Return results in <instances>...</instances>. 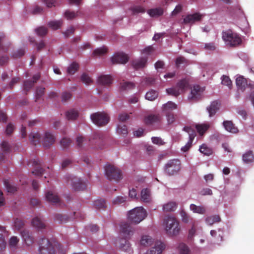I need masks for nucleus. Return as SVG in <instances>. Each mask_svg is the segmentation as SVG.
Wrapping results in <instances>:
<instances>
[{
    "mask_svg": "<svg viewBox=\"0 0 254 254\" xmlns=\"http://www.w3.org/2000/svg\"><path fill=\"white\" fill-rule=\"evenodd\" d=\"M163 225L168 235L176 236L179 234L180 227L179 222L174 217L166 216L164 219Z\"/></svg>",
    "mask_w": 254,
    "mask_h": 254,
    "instance_id": "nucleus-1",
    "label": "nucleus"
},
{
    "mask_svg": "<svg viewBox=\"0 0 254 254\" xmlns=\"http://www.w3.org/2000/svg\"><path fill=\"white\" fill-rule=\"evenodd\" d=\"M182 169V163L178 159L169 160L164 165V171L168 176L178 174Z\"/></svg>",
    "mask_w": 254,
    "mask_h": 254,
    "instance_id": "nucleus-2",
    "label": "nucleus"
},
{
    "mask_svg": "<svg viewBox=\"0 0 254 254\" xmlns=\"http://www.w3.org/2000/svg\"><path fill=\"white\" fill-rule=\"evenodd\" d=\"M146 216V211L142 207H137L129 211L128 219L131 223L138 224Z\"/></svg>",
    "mask_w": 254,
    "mask_h": 254,
    "instance_id": "nucleus-3",
    "label": "nucleus"
},
{
    "mask_svg": "<svg viewBox=\"0 0 254 254\" xmlns=\"http://www.w3.org/2000/svg\"><path fill=\"white\" fill-rule=\"evenodd\" d=\"M222 37L226 44L230 47L237 46L242 43L240 36L230 29L223 32Z\"/></svg>",
    "mask_w": 254,
    "mask_h": 254,
    "instance_id": "nucleus-4",
    "label": "nucleus"
},
{
    "mask_svg": "<svg viewBox=\"0 0 254 254\" xmlns=\"http://www.w3.org/2000/svg\"><path fill=\"white\" fill-rule=\"evenodd\" d=\"M39 245V254H56V244L48 239L41 238Z\"/></svg>",
    "mask_w": 254,
    "mask_h": 254,
    "instance_id": "nucleus-5",
    "label": "nucleus"
},
{
    "mask_svg": "<svg viewBox=\"0 0 254 254\" xmlns=\"http://www.w3.org/2000/svg\"><path fill=\"white\" fill-rule=\"evenodd\" d=\"M189 85L188 81L186 79H183L179 81L175 87L167 89L166 92L168 95L177 97L184 92L188 88Z\"/></svg>",
    "mask_w": 254,
    "mask_h": 254,
    "instance_id": "nucleus-6",
    "label": "nucleus"
},
{
    "mask_svg": "<svg viewBox=\"0 0 254 254\" xmlns=\"http://www.w3.org/2000/svg\"><path fill=\"white\" fill-rule=\"evenodd\" d=\"M92 122L98 127L106 126L110 121L108 115L104 112H96L90 116Z\"/></svg>",
    "mask_w": 254,
    "mask_h": 254,
    "instance_id": "nucleus-7",
    "label": "nucleus"
},
{
    "mask_svg": "<svg viewBox=\"0 0 254 254\" xmlns=\"http://www.w3.org/2000/svg\"><path fill=\"white\" fill-rule=\"evenodd\" d=\"M105 174L109 180L119 181L122 179L120 170L112 165H107L105 167Z\"/></svg>",
    "mask_w": 254,
    "mask_h": 254,
    "instance_id": "nucleus-8",
    "label": "nucleus"
},
{
    "mask_svg": "<svg viewBox=\"0 0 254 254\" xmlns=\"http://www.w3.org/2000/svg\"><path fill=\"white\" fill-rule=\"evenodd\" d=\"M89 142L92 147L102 148L104 144L103 134L99 132L94 133Z\"/></svg>",
    "mask_w": 254,
    "mask_h": 254,
    "instance_id": "nucleus-9",
    "label": "nucleus"
},
{
    "mask_svg": "<svg viewBox=\"0 0 254 254\" xmlns=\"http://www.w3.org/2000/svg\"><path fill=\"white\" fill-rule=\"evenodd\" d=\"M183 130L189 134V140L187 144L182 147L181 150L184 152H187L191 147L192 141L196 134L195 130L190 127H185Z\"/></svg>",
    "mask_w": 254,
    "mask_h": 254,
    "instance_id": "nucleus-10",
    "label": "nucleus"
},
{
    "mask_svg": "<svg viewBox=\"0 0 254 254\" xmlns=\"http://www.w3.org/2000/svg\"><path fill=\"white\" fill-rule=\"evenodd\" d=\"M56 137L50 131H46L43 138V145L44 147H49L55 141Z\"/></svg>",
    "mask_w": 254,
    "mask_h": 254,
    "instance_id": "nucleus-11",
    "label": "nucleus"
},
{
    "mask_svg": "<svg viewBox=\"0 0 254 254\" xmlns=\"http://www.w3.org/2000/svg\"><path fill=\"white\" fill-rule=\"evenodd\" d=\"M128 61V57L124 53H117L112 58L113 64H125Z\"/></svg>",
    "mask_w": 254,
    "mask_h": 254,
    "instance_id": "nucleus-12",
    "label": "nucleus"
},
{
    "mask_svg": "<svg viewBox=\"0 0 254 254\" xmlns=\"http://www.w3.org/2000/svg\"><path fill=\"white\" fill-rule=\"evenodd\" d=\"M165 248V245L160 241H157L152 249L148 251L145 254H161Z\"/></svg>",
    "mask_w": 254,
    "mask_h": 254,
    "instance_id": "nucleus-13",
    "label": "nucleus"
},
{
    "mask_svg": "<svg viewBox=\"0 0 254 254\" xmlns=\"http://www.w3.org/2000/svg\"><path fill=\"white\" fill-rule=\"evenodd\" d=\"M71 185L75 190L79 191L84 190L87 185L81 180L74 178L71 179Z\"/></svg>",
    "mask_w": 254,
    "mask_h": 254,
    "instance_id": "nucleus-14",
    "label": "nucleus"
},
{
    "mask_svg": "<svg viewBox=\"0 0 254 254\" xmlns=\"http://www.w3.org/2000/svg\"><path fill=\"white\" fill-rule=\"evenodd\" d=\"M32 226L38 230L45 229L46 227L44 219L41 216H36L31 222Z\"/></svg>",
    "mask_w": 254,
    "mask_h": 254,
    "instance_id": "nucleus-15",
    "label": "nucleus"
},
{
    "mask_svg": "<svg viewBox=\"0 0 254 254\" xmlns=\"http://www.w3.org/2000/svg\"><path fill=\"white\" fill-rule=\"evenodd\" d=\"M32 165L34 166V170L32 171V174L35 176H40L44 174V170L41 167V164L39 160L34 159L32 162Z\"/></svg>",
    "mask_w": 254,
    "mask_h": 254,
    "instance_id": "nucleus-16",
    "label": "nucleus"
},
{
    "mask_svg": "<svg viewBox=\"0 0 254 254\" xmlns=\"http://www.w3.org/2000/svg\"><path fill=\"white\" fill-rule=\"evenodd\" d=\"M220 103L217 101H214L207 107V111L209 113V116L211 117L215 115L220 108Z\"/></svg>",
    "mask_w": 254,
    "mask_h": 254,
    "instance_id": "nucleus-17",
    "label": "nucleus"
},
{
    "mask_svg": "<svg viewBox=\"0 0 254 254\" xmlns=\"http://www.w3.org/2000/svg\"><path fill=\"white\" fill-rule=\"evenodd\" d=\"M21 235L27 246H30L33 243L34 238L29 231L24 229L21 231Z\"/></svg>",
    "mask_w": 254,
    "mask_h": 254,
    "instance_id": "nucleus-18",
    "label": "nucleus"
},
{
    "mask_svg": "<svg viewBox=\"0 0 254 254\" xmlns=\"http://www.w3.org/2000/svg\"><path fill=\"white\" fill-rule=\"evenodd\" d=\"M46 198L47 201L53 204L60 202V199L58 195L52 191H48L46 193Z\"/></svg>",
    "mask_w": 254,
    "mask_h": 254,
    "instance_id": "nucleus-19",
    "label": "nucleus"
},
{
    "mask_svg": "<svg viewBox=\"0 0 254 254\" xmlns=\"http://www.w3.org/2000/svg\"><path fill=\"white\" fill-rule=\"evenodd\" d=\"M31 143L34 145L39 144L41 140V136L39 132L32 131L29 135Z\"/></svg>",
    "mask_w": 254,
    "mask_h": 254,
    "instance_id": "nucleus-20",
    "label": "nucleus"
},
{
    "mask_svg": "<svg viewBox=\"0 0 254 254\" xmlns=\"http://www.w3.org/2000/svg\"><path fill=\"white\" fill-rule=\"evenodd\" d=\"M147 61V58H141L139 59L132 61V65L136 70L141 69L144 68L146 66Z\"/></svg>",
    "mask_w": 254,
    "mask_h": 254,
    "instance_id": "nucleus-21",
    "label": "nucleus"
},
{
    "mask_svg": "<svg viewBox=\"0 0 254 254\" xmlns=\"http://www.w3.org/2000/svg\"><path fill=\"white\" fill-rule=\"evenodd\" d=\"M97 81L101 85L109 86L112 83L113 78L111 75H103L98 77Z\"/></svg>",
    "mask_w": 254,
    "mask_h": 254,
    "instance_id": "nucleus-22",
    "label": "nucleus"
},
{
    "mask_svg": "<svg viewBox=\"0 0 254 254\" xmlns=\"http://www.w3.org/2000/svg\"><path fill=\"white\" fill-rule=\"evenodd\" d=\"M236 83L238 90L243 92L247 87V81L243 76H239L236 78Z\"/></svg>",
    "mask_w": 254,
    "mask_h": 254,
    "instance_id": "nucleus-23",
    "label": "nucleus"
},
{
    "mask_svg": "<svg viewBox=\"0 0 254 254\" xmlns=\"http://www.w3.org/2000/svg\"><path fill=\"white\" fill-rule=\"evenodd\" d=\"M121 231L125 236L127 237L132 233V227L128 223H122L121 225Z\"/></svg>",
    "mask_w": 254,
    "mask_h": 254,
    "instance_id": "nucleus-24",
    "label": "nucleus"
},
{
    "mask_svg": "<svg viewBox=\"0 0 254 254\" xmlns=\"http://www.w3.org/2000/svg\"><path fill=\"white\" fill-rule=\"evenodd\" d=\"M223 125L226 130L232 133H237L238 129L236 127L232 121H225L223 123Z\"/></svg>",
    "mask_w": 254,
    "mask_h": 254,
    "instance_id": "nucleus-25",
    "label": "nucleus"
},
{
    "mask_svg": "<svg viewBox=\"0 0 254 254\" xmlns=\"http://www.w3.org/2000/svg\"><path fill=\"white\" fill-rule=\"evenodd\" d=\"M201 19V15L197 13L188 15L184 19V22L185 23H193L195 21H199Z\"/></svg>",
    "mask_w": 254,
    "mask_h": 254,
    "instance_id": "nucleus-26",
    "label": "nucleus"
},
{
    "mask_svg": "<svg viewBox=\"0 0 254 254\" xmlns=\"http://www.w3.org/2000/svg\"><path fill=\"white\" fill-rule=\"evenodd\" d=\"M210 127V125L208 123L197 124L195 125V128L199 134L203 135Z\"/></svg>",
    "mask_w": 254,
    "mask_h": 254,
    "instance_id": "nucleus-27",
    "label": "nucleus"
},
{
    "mask_svg": "<svg viewBox=\"0 0 254 254\" xmlns=\"http://www.w3.org/2000/svg\"><path fill=\"white\" fill-rule=\"evenodd\" d=\"M160 121V117L157 115H150L146 116L144 119V123L147 125H150Z\"/></svg>",
    "mask_w": 254,
    "mask_h": 254,
    "instance_id": "nucleus-28",
    "label": "nucleus"
},
{
    "mask_svg": "<svg viewBox=\"0 0 254 254\" xmlns=\"http://www.w3.org/2000/svg\"><path fill=\"white\" fill-rule=\"evenodd\" d=\"M200 96V87L199 85L193 86L191 90L190 95L189 96V99H197Z\"/></svg>",
    "mask_w": 254,
    "mask_h": 254,
    "instance_id": "nucleus-29",
    "label": "nucleus"
},
{
    "mask_svg": "<svg viewBox=\"0 0 254 254\" xmlns=\"http://www.w3.org/2000/svg\"><path fill=\"white\" fill-rule=\"evenodd\" d=\"M177 108V105L171 101L168 102L163 105V111L165 113H172V111Z\"/></svg>",
    "mask_w": 254,
    "mask_h": 254,
    "instance_id": "nucleus-30",
    "label": "nucleus"
},
{
    "mask_svg": "<svg viewBox=\"0 0 254 254\" xmlns=\"http://www.w3.org/2000/svg\"><path fill=\"white\" fill-rule=\"evenodd\" d=\"M163 9L161 7L151 8L147 10V13L151 17H157L163 15Z\"/></svg>",
    "mask_w": 254,
    "mask_h": 254,
    "instance_id": "nucleus-31",
    "label": "nucleus"
},
{
    "mask_svg": "<svg viewBox=\"0 0 254 254\" xmlns=\"http://www.w3.org/2000/svg\"><path fill=\"white\" fill-rule=\"evenodd\" d=\"M79 116L78 111L75 109H71L65 113L66 118L68 120L73 121L76 120Z\"/></svg>",
    "mask_w": 254,
    "mask_h": 254,
    "instance_id": "nucleus-32",
    "label": "nucleus"
},
{
    "mask_svg": "<svg viewBox=\"0 0 254 254\" xmlns=\"http://www.w3.org/2000/svg\"><path fill=\"white\" fill-rule=\"evenodd\" d=\"M190 208L194 213L204 214L206 212V208L203 206H197L194 204H191Z\"/></svg>",
    "mask_w": 254,
    "mask_h": 254,
    "instance_id": "nucleus-33",
    "label": "nucleus"
},
{
    "mask_svg": "<svg viewBox=\"0 0 254 254\" xmlns=\"http://www.w3.org/2000/svg\"><path fill=\"white\" fill-rule=\"evenodd\" d=\"M243 160L247 164H249L254 161V155L252 151H248L243 155Z\"/></svg>",
    "mask_w": 254,
    "mask_h": 254,
    "instance_id": "nucleus-34",
    "label": "nucleus"
},
{
    "mask_svg": "<svg viewBox=\"0 0 254 254\" xmlns=\"http://www.w3.org/2000/svg\"><path fill=\"white\" fill-rule=\"evenodd\" d=\"M141 199L142 201L148 202L150 199V192L147 189H144L141 191Z\"/></svg>",
    "mask_w": 254,
    "mask_h": 254,
    "instance_id": "nucleus-35",
    "label": "nucleus"
},
{
    "mask_svg": "<svg viewBox=\"0 0 254 254\" xmlns=\"http://www.w3.org/2000/svg\"><path fill=\"white\" fill-rule=\"evenodd\" d=\"M177 207V203L174 201L169 202L163 205V210L166 212L173 211Z\"/></svg>",
    "mask_w": 254,
    "mask_h": 254,
    "instance_id": "nucleus-36",
    "label": "nucleus"
},
{
    "mask_svg": "<svg viewBox=\"0 0 254 254\" xmlns=\"http://www.w3.org/2000/svg\"><path fill=\"white\" fill-rule=\"evenodd\" d=\"M158 96V92L154 90H150L145 95V99L149 101H154Z\"/></svg>",
    "mask_w": 254,
    "mask_h": 254,
    "instance_id": "nucleus-37",
    "label": "nucleus"
},
{
    "mask_svg": "<svg viewBox=\"0 0 254 254\" xmlns=\"http://www.w3.org/2000/svg\"><path fill=\"white\" fill-rule=\"evenodd\" d=\"M79 68V64L76 62L71 63L67 69V72L69 74H73Z\"/></svg>",
    "mask_w": 254,
    "mask_h": 254,
    "instance_id": "nucleus-38",
    "label": "nucleus"
},
{
    "mask_svg": "<svg viewBox=\"0 0 254 254\" xmlns=\"http://www.w3.org/2000/svg\"><path fill=\"white\" fill-rule=\"evenodd\" d=\"M120 248L123 251H127L130 248V244L126 239H122L119 240Z\"/></svg>",
    "mask_w": 254,
    "mask_h": 254,
    "instance_id": "nucleus-39",
    "label": "nucleus"
},
{
    "mask_svg": "<svg viewBox=\"0 0 254 254\" xmlns=\"http://www.w3.org/2000/svg\"><path fill=\"white\" fill-rule=\"evenodd\" d=\"M152 239L149 236H142L140 240L141 245L144 246H149L152 245Z\"/></svg>",
    "mask_w": 254,
    "mask_h": 254,
    "instance_id": "nucleus-40",
    "label": "nucleus"
},
{
    "mask_svg": "<svg viewBox=\"0 0 254 254\" xmlns=\"http://www.w3.org/2000/svg\"><path fill=\"white\" fill-rule=\"evenodd\" d=\"M62 20L51 21L48 22V25L53 30H57L60 28L62 25Z\"/></svg>",
    "mask_w": 254,
    "mask_h": 254,
    "instance_id": "nucleus-41",
    "label": "nucleus"
},
{
    "mask_svg": "<svg viewBox=\"0 0 254 254\" xmlns=\"http://www.w3.org/2000/svg\"><path fill=\"white\" fill-rule=\"evenodd\" d=\"M221 220L220 217L219 215H214L208 217L206 219V222L209 225H212L214 223L219 222Z\"/></svg>",
    "mask_w": 254,
    "mask_h": 254,
    "instance_id": "nucleus-42",
    "label": "nucleus"
},
{
    "mask_svg": "<svg viewBox=\"0 0 254 254\" xmlns=\"http://www.w3.org/2000/svg\"><path fill=\"white\" fill-rule=\"evenodd\" d=\"M180 254H190V250L189 247L185 244L181 243L178 246Z\"/></svg>",
    "mask_w": 254,
    "mask_h": 254,
    "instance_id": "nucleus-43",
    "label": "nucleus"
},
{
    "mask_svg": "<svg viewBox=\"0 0 254 254\" xmlns=\"http://www.w3.org/2000/svg\"><path fill=\"white\" fill-rule=\"evenodd\" d=\"M199 151L201 153L207 156H209L212 153V149L208 147L207 146L204 144L200 146Z\"/></svg>",
    "mask_w": 254,
    "mask_h": 254,
    "instance_id": "nucleus-44",
    "label": "nucleus"
},
{
    "mask_svg": "<svg viewBox=\"0 0 254 254\" xmlns=\"http://www.w3.org/2000/svg\"><path fill=\"white\" fill-rule=\"evenodd\" d=\"M134 87V84L131 82H124L121 83V88L122 90H127L133 89Z\"/></svg>",
    "mask_w": 254,
    "mask_h": 254,
    "instance_id": "nucleus-45",
    "label": "nucleus"
},
{
    "mask_svg": "<svg viewBox=\"0 0 254 254\" xmlns=\"http://www.w3.org/2000/svg\"><path fill=\"white\" fill-rule=\"evenodd\" d=\"M94 206L96 209H101L106 207V202L104 199H100L95 200L94 202Z\"/></svg>",
    "mask_w": 254,
    "mask_h": 254,
    "instance_id": "nucleus-46",
    "label": "nucleus"
},
{
    "mask_svg": "<svg viewBox=\"0 0 254 254\" xmlns=\"http://www.w3.org/2000/svg\"><path fill=\"white\" fill-rule=\"evenodd\" d=\"M143 86H150L155 83V79L152 77L144 78L141 82Z\"/></svg>",
    "mask_w": 254,
    "mask_h": 254,
    "instance_id": "nucleus-47",
    "label": "nucleus"
},
{
    "mask_svg": "<svg viewBox=\"0 0 254 254\" xmlns=\"http://www.w3.org/2000/svg\"><path fill=\"white\" fill-rule=\"evenodd\" d=\"M130 10L133 14H137L139 13H144L145 9L142 6L140 5H135L131 7Z\"/></svg>",
    "mask_w": 254,
    "mask_h": 254,
    "instance_id": "nucleus-48",
    "label": "nucleus"
},
{
    "mask_svg": "<svg viewBox=\"0 0 254 254\" xmlns=\"http://www.w3.org/2000/svg\"><path fill=\"white\" fill-rule=\"evenodd\" d=\"M68 217L66 215H64L59 213L56 214L55 215V220L61 223H65Z\"/></svg>",
    "mask_w": 254,
    "mask_h": 254,
    "instance_id": "nucleus-49",
    "label": "nucleus"
},
{
    "mask_svg": "<svg viewBox=\"0 0 254 254\" xmlns=\"http://www.w3.org/2000/svg\"><path fill=\"white\" fill-rule=\"evenodd\" d=\"M107 52V49L106 47L97 48L93 51L94 56H101Z\"/></svg>",
    "mask_w": 254,
    "mask_h": 254,
    "instance_id": "nucleus-50",
    "label": "nucleus"
},
{
    "mask_svg": "<svg viewBox=\"0 0 254 254\" xmlns=\"http://www.w3.org/2000/svg\"><path fill=\"white\" fill-rule=\"evenodd\" d=\"M1 147L4 153H8L11 151V146L6 141H3L1 143Z\"/></svg>",
    "mask_w": 254,
    "mask_h": 254,
    "instance_id": "nucleus-51",
    "label": "nucleus"
},
{
    "mask_svg": "<svg viewBox=\"0 0 254 254\" xmlns=\"http://www.w3.org/2000/svg\"><path fill=\"white\" fill-rule=\"evenodd\" d=\"M81 80L82 82L87 85L93 83L92 79L86 73H84L81 76Z\"/></svg>",
    "mask_w": 254,
    "mask_h": 254,
    "instance_id": "nucleus-52",
    "label": "nucleus"
},
{
    "mask_svg": "<svg viewBox=\"0 0 254 254\" xmlns=\"http://www.w3.org/2000/svg\"><path fill=\"white\" fill-rule=\"evenodd\" d=\"M117 132L119 134L126 135L128 133L127 128L126 125H118Z\"/></svg>",
    "mask_w": 254,
    "mask_h": 254,
    "instance_id": "nucleus-53",
    "label": "nucleus"
},
{
    "mask_svg": "<svg viewBox=\"0 0 254 254\" xmlns=\"http://www.w3.org/2000/svg\"><path fill=\"white\" fill-rule=\"evenodd\" d=\"M37 34L40 36H44L47 34L48 29L44 26L39 27L35 29Z\"/></svg>",
    "mask_w": 254,
    "mask_h": 254,
    "instance_id": "nucleus-54",
    "label": "nucleus"
},
{
    "mask_svg": "<svg viewBox=\"0 0 254 254\" xmlns=\"http://www.w3.org/2000/svg\"><path fill=\"white\" fill-rule=\"evenodd\" d=\"M4 185L8 192L13 193L17 190V188L9 182L5 181Z\"/></svg>",
    "mask_w": 254,
    "mask_h": 254,
    "instance_id": "nucleus-55",
    "label": "nucleus"
},
{
    "mask_svg": "<svg viewBox=\"0 0 254 254\" xmlns=\"http://www.w3.org/2000/svg\"><path fill=\"white\" fill-rule=\"evenodd\" d=\"M45 89L44 87H37L36 90V101L40 99L45 93Z\"/></svg>",
    "mask_w": 254,
    "mask_h": 254,
    "instance_id": "nucleus-56",
    "label": "nucleus"
},
{
    "mask_svg": "<svg viewBox=\"0 0 254 254\" xmlns=\"http://www.w3.org/2000/svg\"><path fill=\"white\" fill-rule=\"evenodd\" d=\"M222 81L221 83L223 85L227 86L229 88H231L232 86V81L231 79H230L229 77L226 76V75H223V76L221 78Z\"/></svg>",
    "mask_w": 254,
    "mask_h": 254,
    "instance_id": "nucleus-57",
    "label": "nucleus"
},
{
    "mask_svg": "<svg viewBox=\"0 0 254 254\" xmlns=\"http://www.w3.org/2000/svg\"><path fill=\"white\" fill-rule=\"evenodd\" d=\"M24 226V222L18 218L14 220V227L16 229L20 230Z\"/></svg>",
    "mask_w": 254,
    "mask_h": 254,
    "instance_id": "nucleus-58",
    "label": "nucleus"
},
{
    "mask_svg": "<svg viewBox=\"0 0 254 254\" xmlns=\"http://www.w3.org/2000/svg\"><path fill=\"white\" fill-rule=\"evenodd\" d=\"M126 196H118L113 200V203L114 204H121L125 202L126 201Z\"/></svg>",
    "mask_w": 254,
    "mask_h": 254,
    "instance_id": "nucleus-59",
    "label": "nucleus"
},
{
    "mask_svg": "<svg viewBox=\"0 0 254 254\" xmlns=\"http://www.w3.org/2000/svg\"><path fill=\"white\" fill-rule=\"evenodd\" d=\"M71 143V140L69 138L64 137L61 141V144L63 148H65L69 146Z\"/></svg>",
    "mask_w": 254,
    "mask_h": 254,
    "instance_id": "nucleus-60",
    "label": "nucleus"
},
{
    "mask_svg": "<svg viewBox=\"0 0 254 254\" xmlns=\"http://www.w3.org/2000/svg\"><path fill=\"white\" fill-rule=\"evenodd\" d=\"M87 140L82 136H78L76 137V144L78 147H82L83 144L86 142Z\"/></svg>",
    "mask_w": 254,
    "mask_h": 254,
    "instance_id": "nucleus-61",
    "label": "nucleus"
},
{
    "mask_svg": "<svg viewBox=\"0 0 254 254\" xmlns=\"http://www.w3.org/2000/svg\"><path fill=\"white\" fill-rule=\"evenodd\" d=\"M34 85L31 80H26L23 83V88L25 90L29 91Z\"/></svg>",
    "mask_w": 254,
    "mask_h": 254,
    "instance_id": "nucleus-62",
    "label": "nucleus"
},
{
    "mask_svg": "<svg viewBox=\"0 0 254 254\" xmlns=\"http://www.w3.org/2000/svg\"><path fill=\"white\" fill-rule=\"evenodd\" d=\"M180 215L183 222L188 223L189 221L190 217L184 210L181 211Z\"/></svg>",
    "mask_w": 254,
    "mask_h": 254,
    "instance_id": "nucleus-63",
    "label": "nucleus"
},
{
    "mask_svg": "<svg viewBox=\"0 0 254 254\" xmlns=\"http://www.w3.org/2000/svg\"><path fill=\"white\" fill-rule=\"evenodd\" d=\"M167 121L169 124H171L173 123L175 120V117L174 114L173 113H165Z\"/></svg>",
    "mask_w": 254,
    "mask_h": 254,
    "instance_id": "nucleus-64",
    "label": "nucleus"
}]
</instances>
